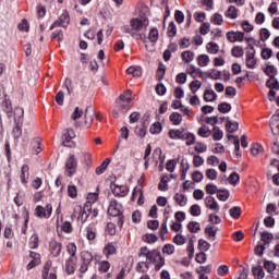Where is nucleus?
Listing matches in <instances>:
<instances>
[{"instance_id":"864d4df0","label":"nucleus","mask_w":279,"mask_h":279,"mask_svg":"<svg viewBox=\"0 0 279 279\" xmlns=\"http://www.w3.org/2000/svg\"><path fill=\"white\" fill-rule=\"evenodd\" d=\"M149 270V265L145 262H140L136 266V271H140V274H146V271Z\"/></svg>"},{"instance_id":"6e6d98bb","label":"nucleus","mask_w":279,"mask_h":279,"mask_svg":"<svg viewBox=\"0 0 279 279\" xmlns=\"http://www.w3.org/2000/svg\"><path fill=\"white\" fill-rule=\"evenodd\" d=\"M211 23H214V25H221L223 23V15L219 14V13H215L211 19H210Z\"/></svg>"},{"instance_id":"de8ad7c7","label":"nucleus","mask_w":279,"mask_h":279,"mask_svg":"<svg viewBox=\"0 0 279 279\" xmlns=\"http://www.w3.org/2000/svg\"><path fill=\"white\" fill-rule=\"evenodd\" d=\"M271 36V32L268 31V28H260L259 31V38L262 43H265V40H268V38Z\"/></svg>"},{"instance_id":"c756f323","label":"nucleus","mask_w":279,"mask_h":279,"mask_svg":"<svg viewBox=\"0 0 279 279\" xmlns=\"http://www.w3.org/2000/svg\"><path fill=\"white\" fill-rule=\"evenodd\" d=\"M187 229H189L190 232H192L193 234H197V232H199V230H202V226H201L199 222H197V221H192V222H189Z\"/></svg>"},{"instance_id":"052dcab7","label":"nucleus","mask_w":279,"mask_h":279,"mask_svg":"<svg viewBox=\"0 0 279 279\" xmlns=\"http://www.w3.org/2000/svg\"><path fill=\"white\" fill-rule=\"evenodd\" d=\"M2 106L8 117H12V102H10V100H4Z\"/></svg>"},{"instance_id":"cd10ccee","label":"nucleus","mask_w":279,"mask_h":279,"mask_svg":"<svg viewBox=\"0 0 279 279\" xmlns=\"http://www.w3.org/2000/svg\"><path fill=\"white\" fill-rule=\"evenodd\" d=\"M181 57L183 62L189 64V62H193V59L195 58V53H193V51L191 50H186L181 53Z\"/></svg>"},{"instance_id":"2eb2a0df","label":"nucleus","mask_w":279,"mask_h":279,"mask_svg":"<svg viewBox=\"0 0 279 279\" xmlns=\"http://www.w3.org/2000/svg\"><path fill=\"white\" fill-rule=\"evenodd\" d=\"M204 204L206 208H209V210H213L214 213H219L220 210L219 203H217V199L213 196H207L204 199Z\"/></svg>"},{"instance_id":"6e6552de","label":"nucleus","mask_w":279,"mask_h":279,"mask_svg":"<svg viewBox=\"0 0 279 279\" xmlns=\"http://www.w3.org/2000/svg\"><path fill=\"white\" fill-rule=\"evenodd\" d=\"M51 260L45 263L43 268V279H58V275H56L54 270H51L52 267Z\"/></svg>"},{"instance_id":"7c9ffc66","label":"nucleus","mask_w":279,"mask_h":279,"mask_svg":"<svg viewBox=\"0 0 279 279\" xmlns=\"http://www.w3.org/2000/svg\"><path fill=\"white\" fill-rule=\"evenodd\" d=\"M135 134L140 138H145V136H147V124L143 122L142 128H135Z\"/></svg>"},{"instance_id":"39448f33","label":"nucleus","mask_w":279,"mask_h":279,"mask_svg":"<svg viewBox=\"0 0 279 279\" xmlns=\"http://www.w3.org/2000/svg\"><path fill=\"white\" fill-rule=\"evenodd\" d=\"M77 169V158L75 155H70L65 162V173L69 178H71L75 170Z\"/></svg>"},{"instance_id":"a18cd8bd","label":"nucleus","mask_w":279,"mask_h":279,"mask_svg":"<svg viewBox=\"0 0 279 279\" xmlns=\"http://www.w3.org/2000/svg\"><path fill=\"white\" fill-rule=\"evenodd\" d=\"M97 199H99V194H97V193H89V194L87 195V202H86V204H88V206H89L90 208H93V204H95V202H97Z\"/></svg>"},{"instance_id":"c9c22d12","label":"nucleus","mask_w":279,"mask_h":279,"mask_svg":"<svg viewBox=\"0 0 279 279\" xmlns=\"http://www.w3.org/2000/svg\"><path fill=\"white\" fill-rule=\"evenodd\" d=\"M276 267L277 265L272 260L264 262V268L266 269V271H268V274H274L276 271Z\"/></svg>"},{"instance_id":"774afa93","label":"nucleus","mask_w":279,"mask_h":279,"mask_svg":"<svg viewBox=\"0 0 279 279\" xmlns=\"http://www.w3.org/2000/svg\"><path fill=\"white\" fill-rule=\"evenodd\" d=\"M143 241H145V243H156V241H158V236L156 234H145L143 236Z\"/></svg>"},{"instance_id":"8fccbe9b","label":"nucleus","mask_w":279,"mask_h":279,"mask_svg":"<svg viewBox=\"0 0 279 279\" xmlns=\"http://www.w3.org/2000/svg\"><path fill=\"white\" fill-rule=\"evenodd\" d=\"M190 214L192 217H199V215H202V207H199L197 204L192 205L190 208Z\"/></svg>"},{"instance_id":"1a4fd4ad","label":"nucleus","mask_w":279,"mask_h":279,"mask_svg":"<svg viewBox=\"0 0 279 279\" xmlns=\"http://www.w3.org/2000/svg\"><path fill=\"white\" fill-rule=\"evenodd\" d=\"M84 114V119H85V125H90L95 119V117H97V119H99V114H97V111H95V108L93 107H86Z\"/></svg>"},{"instance_id":"9b49d317","label":"nucleus","mask_w":279,"mask_h":279,"mask_svg":"<svg viewBox=\"0 0 279 279\" xmlns=\"http://www.w3.org/2000/svg\"><path fill=\"white\" fill-rule=\"evenodd\" d=\"M29 263L26 266V269H34V267L40 265V254L34 251L29 252L28 255Z\"/></svg>"},{"instance_id":"a878e982","label":"nucleus","mask_w":279,"mask_h":279,"mask_svg":"<svg viewBox=\"0 0 279 279\" xmlns=\"http://www.w3.org/2000/svg\"><path fill=\"white\" fill-rule=\"evenodd\" d=\"M225 16L228 19H238L239 17V11L234 5L229 7V9L226 11Z\"/></svg>"},{"instance_id":"49530a36","label":"nucleus","mask_w":279,"mask_h":279,"mask_svg":"<svg viewBox=\"0 0 279 279\" xmlns=\"http://www.w3.org/2000/svg\"><path fill=\"white\" fill-rule=\"evenodd\" d=\"M150 134H160L162 132V124L160 122H155L150 129H149Z\"/></svg>"},{"instance_id":"ea45409f","label":"nucleus","mask_w":279,"mask_h":279,"mask_svg":"<svg viewBox=\"0 0 279 279\" xmlns=\"http://www.w3.org/2000/svg\"><path fill=\"white\" fill-rule=\"evenodd\" d=\"M260 241H263V243H265L266 245H269V243H271V241H274V234H271L269 232H262Z\"/></svg>"},{"instance_id":"338daca9","label":"nucleus","mask_w":279,"mask_h":279,"mask_svg":"<svg viewBox=\"0 0 279 279\" xmlns=\"http://www.w3.org/2000/svg\"><path fill=\"white\" fill-rule=\"evenodd\" d=\"M68 195H69V197H72V199H75V197H77V186L69 185L68 186Z\"/></svg>"},{"instance_id":"f03ea898","label":"nucleus","mask_w":279,"mask_h":279,"mask_svg":"<svg viewBox=\"0 0 279 279\" xmlns=\"http://www.w3.org/2000/svg\"><path fill=\"white\" fill-rule=\"evenodd\" d=\"M132 90H126L124 94H121L118 100L119 108L122 112L130 110V102L132 101Z\"/></svg>"},{"instance_id":"4c0bfd02","label":"nucleus","mask_w":279,"mask_h":279,"mask_svg":"<svg viewBox=\"0 0 279 279\" xmlns=\"http://www.w3.org/2000/svg\"><path fill=\"white\" fill-rule=\"evenodd\" d=\"M206 49L213 56L219 53V45H217V44H215L213 41L207 44Z\"/></svg>"},{"instance_id":"bf43d9fd","label":"nucleus","mask_w":279,"mask_h":279,"mask_svg":"<svg viewBox=\"0 0 279 279\" xmlns=\"http://www.w3.org/2000/svg\"><path fill=\"white\" fill-rule=\"evenodd\" d=\"M230 217L232 219H239L241 217V207H233L229 210Z\"/></svg>"},{"instance_id":"7ed1b4c3","label":"nucleus","mask_w":279,"mask_h":279,"mask_svg":"<svg viewBox=\"0 0 279 279\" xmlns=\"http://www.w3.org/2000/svg\"><path fill=\"white\" fill-rule=\"evenodd\" d=\"M93 207H90V205L85 204L84 208H82V206L77 205L74 208V215H77L78 213V219L82 221V223H84L86 221V219H88V217H90V214L93 211Z\"/></svg>"},{"instance_id":"4468645a","label":"nucleus","mask_w":279,"mask_h":279,"mask_svg":"<svg viewBox=\"0 0 279 279\" xmlns=\"http://www.w3.org/2000/svg\"><path fill=\"white\" fill-rule=\"evenodd\" d=\"M110 189L117 197H125L128 195V186L125 185H118L116 183H111Z\"/></svg>"},{"instance_id":"a19ab883","label":"nucleus","mask_w":279,"mask_h":279,"mask_svg":"<svg viewBox=\"0 0 279 279\" xmlns=\"http://www.w3.org/2000/svg\"><path fill=\"white\" fill-rule=\"evenodd\" d=\"M111 160L110 158H107L97 169H96V174L101 175L108 169V165H110Z\"/></svg>"},{"instance_id":"0e129e2a","label":"nucleus","mask_w":279,"mask_h":279,"mask_svg":"<svg viewBox=\"0 0 279 279\" xmlns=\"http://www.w3.org/2000/svg\"><path fill=\"white\" fill-rule=\"evenodd\" d=\"M12 136H13L15 143H19V137L23 136V131L21 130V126H15L13 129Z\"/></svg>"},{"instance_id":"58836bf2","label":"nucleus","mask_w":279,"mask_h":279,"mask_svg":"<svg viewBox=\"0 0 279 279\" xmlns=\"http://www.w3.org/2000/svg\"><path fill=\"white\" fill-rule=\"evenodd\" d=\"M202 88V81L195 80L190 83V90L195 95L196 92H198Z\"/></svg>"},{"instance_id":"412c9836","label":"nucleus","mask_w":279,"mask_h":279,"mask_svg":"<svg viewBox=\"0 0 279 279\" xmlns=\"http://www.w3.org/2000/svg\"><path fill=\"white\" fill-rule=\"evenodd\" d=\"M27 180H29V166L24 165L21 170L22 184H27Z\"/></svg>"},{"instance_id":"f704fd0d","label":"nucleus","mask_w":279,"mask_h":279,"mask_svg":"<svg viewBox=\"0 0 279 279\" xmlns=\"http://www.w3.org/2000/svg\"><path fill=\"white\" fill-rule=\"evenodd\" d=\"M217 227H206L205 232L209 236V241H215V236H217Z\"/></svg>"},{"instance_id":"bb28decb","label":"nucleus","mask_w":279,"mask_h":279,"mask_svg":"<svg viewBox=\"0 0 279 279\" xmlns=\"http://www.w3.org/2000/svg\"><path fill=\"white\" fill-rule=\"evenodd\" d=\"M25 114V110L21 107H16L14 110V119L17 123H23V117Z\"/></svg>"},{"instance_id":"f8f14e48","label":"nucleus","mask_w":279,"mask_h":279,"mask_svg":"<svg viewBox=\"0 0 279 279\" xmlns=\"http://www.w3.org/2000/svg\"><path fill=\"white\" fill-rule=\"evenodd\" d=\"M245 33L241 31L227 33V40H229V43H243Z\"/></svg>"},{"instance_id":"0eeeda50","label":"nucleus","mask_w":279,"mask_h":279,"mask_svg":"<svg viewBox=\"0 0 279 279\" xmlns=\"http://www.w3.org/2000/svg\"><path fill=\"white\" fill-rule=\"evenodd\" d=\"M69 23H71V17L69 16V12H64L60 15L59 20H57L51 26L50 29H54V27H68Z\"/></svg>"},{"instance_id":"9d476101","label":"nucleus","mask_w":279,"mask_h":279,"mask_svg":"<svg viewBox=\"0 0 279 279\" xmlns=\"http://www.w3.org/2000/svg\"><path fill=\"white\" fill-rule=\"evenodd\" d=\"M121 204L117 199H111L108 208V215L111 217H119L121 215Z\"/></svg>"},{"instance_id":"a211bd4d","label":"nucleus","mask_w":279,"mask_h":279,"mask_svg":"<svg viewBox=\"0 0 279 279\" xmlns=\"http://www.w3.org/2000/svg\"><path fill=\"white\" fill-rule=\"evenodd\" d=\"M62 252V243L52 241L50 242V254L51 256H60Z\"/></svg>"},{"instance_id":"473e14b6","label":"nucleus","mask_w":279,"mask_h":279,"mask_svg":"<svg viewBox=\"0 0 279 279\" xmlns=\"http://www.w3.org/2000/svg\"><path fill=\"white\" fill-rule=\"evenodd\" d=\"M82 117H84V109L75 107L74 111L71 114L72 121H77V119H82Z\"/></svg>"},{"instance_id":"4be33fe9","label":"nucleus","mask_w":279,"mask_h":279,"mask_svg":"<svg viewBox=\"0 0 279 279\" xmlns=\"http://www.w3.org/2000/svg\"><path fill=\"white\" fill-rule=\"evenodd\" d=\"M104 254L107 258L112 256V254H117V246L113 243H108L104 248Z\"/></svg>"},{"instance_id":"09e8293b","label":"nucleus","mask_w":279,"mask_h":279,"mask_svg":"<svg viewBox=\"0 0 279 279\" xmlns=\"http://www.w3.org/2000/svg\"><path fill=\"white\" fill-rule=\"evenodd\" d=\"M198 136H202V138H208V136H210V129L207 125H203L198 130Z\"/></svg>"},{"instance_id":"c03bdc74","label":"nucleus","mask_w":279,"mask_h":279,"mask_svg":"<svg viewBox=\"0 0 279 279\" xmlns=\"http://www.w3.org/2000/svg\"><path fill=\"white\" fill-rule=\"evenodd\" d=\"M218 110L222 114H226L227 112H230V110H232V106L228 102H221L218 105Z\"/></svg>"},{"instance_id":"20e7f679","label":"nucleus","mask_w":279,"mask_h":279,"mask_svg":"<svg viewBox=\"0 0 279 279\" xmlns=\"http://www.w3.org/2000/svg\"><path fill=\"white\" fill-rule=\"evenodd\" d=\"M51 213H53V207L51 204L46 205V207L38 205L35 208V215L39 219H49V217H51Z\"/></svg>"},{"instance_id":"13d9d810","label":"nucleus","mask_w":279,"mask_h":279,"mask_svg":"<svg viewBox=\"0 0 279 279\" xmlns=\"http://www.w3.org/2000/svg\"><path fill=\"white\" fill-rule=\"evenodd\" d=\"M158 36H159L158 28H151L148 34V38H149L150 43H157Z\"/></svg>"},{"instance_id":"5701e85b","label":"nucleus","mask_w":279,"mask_h":279,"mask_svg":"<svg viewBox=\"0 0 279 279\" xmlns=\"http://www.w3.org/2000/svg\"><path fill=\"white\" fill-rule=\"evenodd\" d=\"M198 66H208L210 64V57L208 54H199L197 57Z\"/></svg>"},{"instance_id":"dca6fc26","label":"nucleus","mask_w":279,"mask_h":279,"mask_svg":"<svg viewBox=\"0 0 279 279\" xmlns=\"http://www.w3.org/2000/svg\"><path fill=\"white\" fill-rule=\"evenodd\" d=\"M75 267H77V257H70L65 262V271L68 274H74Z\"/></svg>"},{"instance_id":"423d86ee","label":"nucleus","mask_w":279,"mask_h":279,"mask_svg":"<svg viewBox=\"0 0 279 279\" xmlns=\"http://www.w3.org/2000/svg\"><path fill=\"white\" fill-rule=\"evenodd\" d=\"M75 136V131L73 129H66L62 134V143L64 147H75V142H73Z\"/></svg>"},{"instance_id":"79ce46f5","label":"nucleus","mask_w":279,"mask_h":279,"mask_svg":"<svg viewBox=\"0 0 279 279\" xmlns=\"http://www.w3.org/2000/svg\"><path fill=\"white\" fill-rule=\"evenodd\" d=\"M239 180H241V177L236 172H232L228 178V182L229 184H232V186H236V184H239Z\"/></svg>"},{"instance_id":"f3484780","label":"nucleus","mask_w":279,"mask_h":279,"mask_svg":"<svg viewBox=\"0 0 279 279\" xmlns=\"http://www.w3.org/2000/svg\"><path fill=\"white\" fill-rule=\"evenodd\" d=\"M136 199L140 206H143V204H145V198L143 197V190L141 187H135L133 190L132 202H135Z\"/></svg>"},{"instance_id":"72a5a7b5","label":"nucleus","mask_w":279,"mask_h":279,"mask_svg":"<svg viewBox=\"0 0 279 279\" xmlns=\"http://www.w3.org/2000/svg\"><path fill=\"white\" fill-rule=\"evenodd\" d=\"M170 121L173 125H180V123H182V114L179 112H172L170 114Z\"/></svg>"},{"instance_id":"c85d7f7f","label":"nucleus","mask_w":279,"mask_h":279,"mask_svg":"<svg viewBox=\"0 0 279 279\" xmlns=\"http://www.w3.org/2000/svg\"><path fill=\"white\" fill-rule=\"evenodd\" d=\"M264 71L266 75H268V77H270L271 80H274L276 75H278V69H276V66L274 65H267Z\"/></svg>"},{"instance_id":"aec40b11","label":"nucleus","mask_w":279,"mask_h":279,"mask_svg":"<svg viewBox=\"0 0 279 279\" xmlns=\"http://www.w3.org/2000/svg\"><path fill=\"white\" fill-rule=\"evenodd\" d=\"M204 101L210 102L217 100V94L213 89H206L203 95Z\"/></svg>"},{"instance_id":"b1692460","label":"nucleus","mask_w":279,"mask_h":279,"mask_svg":"<svg viewBox=\"0 0 279 279\" xmlns=\"http://www.w3.org/2000/svg\"><path fill=\"white\" fill-rule=\"evenodd\" d=\"M253 276L257 279L265 278V270L263 269V266H255L252 268Z\"/></svg>"},{"instance_id":"e2e57ef3","label":"nucleus","mask_w":279,"mask_h":279,"mask_svg":"<svg viewBox=\"0 0 279 279\" xmlns=\"http://www.w3.org/2000/svg\"><path fill=\"white\" fill-rule=\"evenodd\" d=\"M195 151H197V154H204V151H206V149H208V147L206 146V144L202 143V142H197L194 146Z\"/></svg>"},{"instance_id":"69168bd1","label":"nucleus","mask_w":279,"mask_h":279,"mask_svg":"<svg viewBox=\"0 0 279 279\" xmlns=\"http://www.w3.org/2000/svg\"><path fill=\"white\" fill-rule=\"evenodd\" d=\"M31 250L38 248V234H33L29 240Z\"/></svg>"},{"instance_id":"393cba45","label":"nucleus","mask_w":279,"mask_h":279,"mask_svg":"<svg viewBox=\"0 0 279 279\" xmlns=\"http://www.w3.org/2000/svg\"><path fill=\"white\" fill-rule=\"evenodd\" d=\"M181 141H185V145H187V146L195 145V134L183 133V137Z\"/></svg>"},{"instance_id":"2f4dec72","label":"nucleus","mask_w":279,"mask_h":279,"mask_svg":"<svg viewBox=\"0 0 279 279\" xmlns=\"http://www.w3.org/2000/svg\"><path fill=\"white\" fill-rule=\"evenodd\" d=\"M173 199L182 207L186 206V204L189 202V199L186 198V196L184 194H175Z\"/></svg>"},{"instance_id":"f257e3e1","label":"nucleus","mask_w":279,"mask_h":279,"mask_svg":"<svg viewBox=\"0 0 279 279\" xmlns=\"http://www.w3.org/2000/svg\"><path fill=\"white\" fill-rule=\"evenodd\" d=\"M149 27V19L147 16L133 17L130 21V26H124V34H131L132 38L138 34V32H145Z\"/></svg>"},{"instance_id":"4d7b16f0","label":"nucleus","mask_w":279,"mask_h":279,"mask_svg":"<svg viewBox=\"0 0 279 279\" xmlns=\"http://www.w3.org/2000/svg\"><path fill=\"white\" fill-rule=\"evenodd\" d=\"M213 138L214 141H221V138H223V131H221L218 126H215Z\"/></svg>"},{"instance_id":"603ef678","label":"nucleus","mask_w":279,"mask_h":279,"mask_svg":"<svg viewBox=\"0 0 279 279\" xmlns=\"http://www.w3.org/2000/svg\"><path fill=\"white\" fill-rule=\"evenodd\" d=\"M227 128L228 132H236L239 130V122H232L230 118H227Z\"/></svg>"},{"instance_id":"3c124183","label":"nucleus","mask_w":279,"mask_h":279,"mask_svg":"<svg viewBox=\"0 0 279 279\" xmlns=\"http://www.w3.org/2000/svg\"><path fill=\"white\" fill-rule=\"evenodd\" d=\"M207 76L210 77V80H221V71L213 69L207 72Z\"/></svg>"},{"instance_id":"5fc2aeb1","label":"nucleus","mask_w":279,"mask_h":279,"mask_svg":"<svg viewBox=\"0 0 279 279\" xmlns=\"http://www.w3.org/2000/svg\"><path fill=\"white\" fill-rule=\"evenodd\" d=\"M186 73L189 75H192V77H195V73H199V75H202V70L196 69L195 65H193V64H189L186 66Z\"/></svg>"},{"instance_id":"6ab92c4d","label":"nucleus","mask_w":279,"mask_h":279,"mask_svg":"<svg viewBox=\"0 0 279 279\" xmlns=\"http://www.w3.org/2000/svg\"><path fill=\"white\" fill-rule=\"evenodd\" d=\"M145 256L150 263H157L158 258H160L162 255H160L159 251L153 250L145 253Z\"/></svg>"},{"instance_id":"680f3d73","label":"nucleus","mask_w":279,"mask_h":279,"mask_svg":"<svg viewBox=\"0 0 279 279\" xmlns=\"http://www.w3.org/2000/svg\"><path fill=\"white\" fill-rule=\"evenodd\" d=\"M20 32H29V22L26 19H23L22 22L17 25Z\"/></svg>"},{"instance_id":"e433bc0d","label":"nucleus","mask_w":279,"mask_h":279,"mask_svg":"<svg viewBox=\"0 0 279 279\" xmlns=\"http://www.w3.org/2000/svg\"><path fill=\"white\" fill-rule=\"evenodd\" d=\"M169 136L172 140H181L182 141V138L184 136V132H182L181 130H170Z\"/></svg>"},{"instance_id":"37998d69","label":"nucleus","mask_w":279,"mask_h":279,"mask_svg":"<svg viewBox=\"0 0 279 279\" xmlns=\"http://www.w3.org/2000/svg\"><path fill=\"white\" fill-rule=\"evenodd\" d=\"M126 73L129 74V75H133V77H141V75H142V71H141V68L140 66H137V68H134V66H131V68H129L128 70H126Z\"/></svg>"},{"instance_id":"ddd939ff","label":"nucleus","mask_w":279,"mask_h":279,"mask_svg":"<svg viewBox=\"0 0 279 279\" xmlns=\"http://www.w3.org/2000/svg\"><path fill=\"white\" fill-rule=\"evenodd\" d=\"M246 58H245V64L247 69H255L256 66V53L254 51V48H251V50L246 51Z\"/></svg>"}]
</instances>
